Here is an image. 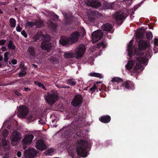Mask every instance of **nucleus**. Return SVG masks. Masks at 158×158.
<instances>
[{
    "label": "nucleus",
    "mask_w": 158,
    "mask_h": 158,
    "mask_svg": "<svg viewBox=\"0 0 158 158\" xmlns=\"http://www.w3.org/2000/svg\"><path fill=\"white\" fill-rule=\"evenodd\" d=\"M73 128L71 126H67L65 128V132L62 136L66 139L61 143L60 146L63 148L65 149L73 142L76 143V146H75L71 152V156L73 158H79V131H74L73 130Z\"/></svg>",
    "instance_id": "nucleus-1"
},
{
    "label": "nucleus",
    "mask_w": 158,
    "mask_h": 158,
    "mask_svg": "<svg viewBox=\"0 0 158 158\" xmlns=\"http://www.w3.org/2000/svg\"><path fill=\"white\" fill-rule=\"evenodd\" d=\"M80 156L86 157L89 154L90 151L89 144L88 142V129H80Z\"/></svg>",
    "instance_id": "nucleus-2"
},
{
    "label": "nucleus",
    "mask_w": 158,
    "mask_h": 158,
    "mask_svg": "<svg viewBox=\"0 0 158 158\" xmlns=\"http://www.w3.org/2000/svg\"><path fill=\"white\" fill-rule=\"evenodd\" d=\"M133 40H131L129 42V44L128 45L127 50L128 51V54L129 56L131 57L132 56L134 55H136L137 56L136 53H135V50H139L135 48L134 46H133ZM144 55V53L141 55H138L140 56L137 57L136 60L138 62L140 63H136L135 65V66L132 72L134 73H139L138 70L142 68L143 66L141 64H145L148 60L147 59L146 57L141 56Z\"/></svg>",
    "instance_id": "nucleus-3"
},
{
    "label": "nucleus",
    "mask_w": 158,
    "mask_h": 158,
    "mask_svg": "<svg viewBox=\"0 0 158 158\" xmlns=\"http://www.w3.org/2000/svg\"><path fill=\"white\" fill-rule=\"evenodd\" d=\"M144 32L141 30H139L137 31L136 34V41L138 42V47L139 50H135V53L138 55H141L143 54L142 51L144 50L148 47L150 44L146 41L142 40Z\"/></svg>",
    "instance_id": "nucleus-4"
},
{
    "label": "nucleus",
    "mask_w": 158,
    "mask_h": 158,
    "mask_svg": "<svg viewBox=\"0 0 158 158\" xmlns=\"http://www.w3.org/2000/svg\"><path fill=\"white\" fill-rule=\"evenodd\" d=\"M115 85L113 88L114 89H121L122 87H124L128 89H132L134 87V84L133 82L129 81H126L123 82V79L118 77H114L111 80L110 85Z\"/></svg>",
    "instance_id": "nucleus-5"
},
{
    "label": "nucleus",
    "mask_w": 158,
    "mask_h": 158,
    "mask_svg": "<svg viewBox=\"0 0 158 158\" xmlns=\"http://www.w3.org/2000/svg\"><path fill=\"white\" fill-rule=\"evenodd\" d=\"M82 102V96L80 95V124L81 127H85L88 123L85 120L87 103L85 102L82 106L81 104Z\"/></svg>",
    "instance_id": "nucleus-6"
},
{
    "label": "nucleus",
    "mask_w": 158,
    "mask_h": 158,
    "mask_svg": "<svg viewBox=\"0 0 158 158\" xmlns=\"http://www.w3.org/2000/svg\"><path fill=\"white\" fill-rule=\"evenodd\" d=\"M79 37V32L75 31L71 34L69 37H63L61 38L59 42L63 46L71 44L78 41Z\"/></svg>",
    "instance_id": "nucleus-7"
},
{
    "label": "nucleus",
    "mask_w": 158,
    "mask_h": 158,
    "mask_svg": "<svg viewBox=\"0 0 158 158\" xmlns=\"http://www.w3.org/2000/svg\"><path fill=\"white\" fill-rule=\"evenodd\" d=\"M46 97L47 102L49 104H53L58 98V95L57 91L54 90L52 91L51 94L48 92Z\"/></svg>",
    "instance_id": "nucleus-8"
},
{
    "label": "nucleus",
    "mask_w": 158,
    "mask_h": 158,
    "mask_svg": "<svg viewBox=\"0 0 158 158\" xmlns=\"http://www.w3.org/2000/svg\"><path fill=\"white\" fill-rule=\"evenodd\" d=\"M22 138V135L19 132L14 131L10 137V139L12 145H15L20 141Z\"/></svg>",
    "instance_id": "nucleus-9"
},
{
    "label": "nucleus",
    "mask_w": 158,
    "mask_h": 158,
    "mask_svg": "<svg viewBox=\"0 0 158 158\" xmlns=\"http://www.w3.org/2000/svg\"><path fill=\"white\" fill-rule=\"evenodd\" d=\"M50 38L49 37L47 38L46 40V38L45 40L41 43V48L43 50L46 51L47 52H49L51 50L52 47V44L50 42Z\"/></svg>",
    "instance_id": "nucleus-10"
},
{
    "label": "nucleus",
    "mask_w": 158,
    "mask_h": 158,
    "mask_svg": "<svg viewBox=\"0 0 158 158\" xmlns=\"http://www.w3.org/2000/svg\"><path fill=\"white\" fill-rule=\"evenodd\" d=\"M103 35V32L100 30L94 31L92 34V43H94L100 40Z\"/></svg>",
    "instance_id": "nucleus-11"
},
{
    "label": "nucleus",
    "mask_w": 158,
    "mask_h": 158,
    "mask_svg": "<svg viewBox=\"0 0 158 158\" xmlns=\"http://www.w3.org/2000/svg\"><path fill=\"white\" fill-rule=\"evenodd\" d=\"M38 153V151L34 148H31L25 150L24 155L26 158H34Z\"/></svg>",
    "instance_id": "nucleus-12"
},
{
    "label": "nucleus",
    "mask_w": 158,
    "mask_h": 158,
    "mask_svg": "<svg viewBox=\"0 0 158 158\" xmlns=\"http://www.w3.org/2000/svg\"><path fill=\"white\" fill-rule=\"evenodd\" d=\"M77 114H77L75 115L74 120L72 122L71 125L68 126L73 127V130L75 131H79V115Z\"/></svg>",
    "instance_id": "nucleus-13"
},
{
    "label": "nucleus",
    "mask_w": 158,
    "mask_h": 158,
    "mask_svg": "<svg viewBox=\"0 0 158 158\" xmlns=\"http://www.w3.org/2000/svg\"><path fill=\"white\" fill-rule=\"evenodd\" d=\"M33 138L34 136L32 134H28L25 136L22 141V144L23 146L24 149H25V146L31 143Z\"/></svg>",
    "instance_id": "nucleus-14"
},
{
    "label": "nucleus",
    "mask_w": 158,
    "mask_h": 158,
    "mask_svg": "<svg viewBox=\"0 0 158 158\" xmlns=\"http://www.w3.org/2000/svg\"><path fill=\"white\" fill-rule=\"evenodd\" d=\"M64 57L65 59L72 58L76 57L77 59H79V47H78L77 50L74 53L68 52L65 53Z\"/></svg>",
    "instance_id": "nucleus-15"
},
{
    "label": "nucleus",
    "mask_w": 158,
    "mask_h": 158,
    "mask_svg": "<svg viewBox=\"0 0 158 158\" xmlns=\"http://www.w3.org/2000/svg\"><path fill=\"white\" fill-rule=\"evenodd\" d=\"M18 111L20 116L24 118L28 114L29 110L26 106H22L19 109Z\"/></svg>",
    "instance_id": "nucleus-16"
},
{
    "label": "nucleus",
    "mask_w": 158,
    "mask_h": 158,
    "mask_svg": "<svg viewBox=\"0 0 158 158\" xmlns=\"http://www.w3.org/2000/svg\"><path fill=\"white\" fill-rule=\"evenodd\" d=\"M36 144V148L40 150L43 151L47 148V146L43 139H40L38 140Z\"/></svg>",
    "instance_id": "nucleus-17"
},
{
    "label": "nucleus",
    "mask_w": 158,
    "mask_h": 158,
    "mask_svg": "<svg viewBox=\"0 0 158 158\" xmlns=\"http://www.w3.org/2000/svg\"><path fill=\"white\" fill-rule=\"evenodd\" d=\"M86 4L95 8H97L101 5V2L96 0H88Z\"/></svg>",
    "instance_id": "nucleus-18"
},
{
    "label": "nucleus",
    "mask_w": 158,
    "mask_h": 158,
    "mask_svg": "<svg viewBox=\"0 0 158 158\" xmlns=\"http://www.w3.org/2000/svg\"><path fill=\"white\" fill-rule=\"evenodd\" d=\"M114 18L115 19L116 21L117 24L121 25L122 23V20L124 17L123 14H120L119 13L116 12L114 15Z\"/></svg>",
    "instance_id": "nucleus-19"
},
{
    "label": "nucleus",
    "mask_w": 158,
    "mask_h": 158,
    "mask_svg": "<svg viewBox=\"0 0 158 158\" xmlns=\"http://www.w3.org/2000/svg\"><path fill=\"white\" fill-rule=\"evenodd\" d=\"M28 55L31 58L35 57L36 53L35 48L33 46L29 47L27 49Z\"/></svg>",
    "instance_id": "nucleus-20"
},
{
    "label": "nucleus",
    "mask_w": 158,
    "mask_h": 158,
    "mask_svg": "<svg viewBox=\"0 0 158 158\" xmlns=\"http://www.w3.org/2000/svg\"><path fill=\"white\" fill-rule=\"evenodd\" d=\"M63 15L65 19V24L66 25H69L70 26L72 24L71 21L72 20V17L71 16V13L63 14Z\"/></svg>",
    "instance_id": "nucleus-21"
},
{
    "label": "nucleus",
    "mask_w": 158,
    "mask_h": 158,
    "mask_svg": "<svg viewBox=\"0 0 158 158\" xmlns=\"http://www.w3.org/2000/svg\"><path fill=\"white\" fill-rule=\"evenodd\" d=\"M88 13L89 20L92 22H95L97 17L96 13L94 11L91 10L89 11Z\"/></svg>",
    "instance_id": "nucleus-22"
},
{
    "label": "nucleus",
    "mask_w": 158,
    "mask_h": 158,
    "mask_svg": "<svg viewBox=\"0 0 158 158\" xmlns=\"http://www.w3.org/2000/svg\"><path fill=\"white\" fill-rule=\"evenodd\" d=\"M99 121L103 123H107L111 120V117L108 115H104L99 118Z\"/></svg>",
    "instance_id": "nucleus-23"
},
{
    "label": "nucleus",
    "mask_w": 158,
    "mask_h": 158,
    "mask_svg": "<svg viewBox=\"0 0 158 158\" xmlns=\"http://www.w3.org/2000/svg\"><path fill=\"white\" fill-rule=\"evenodd\" d=\"M102 28L104 31H109L112 29V26L110 23H107L104 24L102 26Z\"/></svg>",
    "instance_id": "nucleus-24"
},
{
    "label": "nucleus",
    "mask_w": 158,
    "mask_h": 158,
    "mask_svg": "<svg viewBox=\"0 0 158 158\" xmlns=\"http://www.w3.org/2000/svg\"><path fill=\"white\" fill-rule=\"evenodd\" d=\"M135 61L133 60H129L127 64L126 65V67L129 70H131L132 69L134 65Z\"/></svg>",
    "instance_id": "nucleus-25"
},
{
    "label": "nucleus",
    "mask_w": 158,
    "mask_h": 158,
    "mask_svg": "<svg viewBox=\"0 0 158 158\" xmlns=\"http://www.w3.org/2000/svg\"><path fill=\"white\" fill-rule=\"evenodd\" d=\"M71 104L74 106H76L79 105V95H77L75 96Z\"/></svg>",
    "instance_id": "nucleus-26"
},
{
    "label": "nucleus",
    "mask_w": 158,
    "mask_h": 158,
    "mask_svg": "<svg viewBox=\"0 0 158 158\" xmlns=\"http://www.w3.org/2000/svg\"><path fill=\"white\" fill-rule=\"evenodd\" d=\"M85 51V45L83 44H80V59L82 57Z\"/></svg>",
    "instance_id": "nucleus-27"
},
{
    "label": "nucleus",
    "mask_w": 158,
    "mask_h": 158,
    "mask_svg": "<svg viewBox=\"0 0 158 158\" xmlns=\"http://www.w3.org/2000/svg\"><path fill=\"white\" fill-rule=\"evenodd\" d=\"M80 42H81L82 39L84 37L86 34L85 30L82 27H80Z\"/></svg>",
    "instance_id": "nucleus-28"
},
{
    "label": "nucleus",
    "mask_w": 158,
    "mask_h": 158,
    "mask_svg": "<svg viewBox=\"0 0 158 158\" xmlns=\"http://www.w3.org/2000/svg\"><path fill=\"white\" fill-rule=\"evenodd\" d=\"M114 2L105 3L104 4V6L106 9H112L114 7Z\"/></svg>",
    "instance_id": "nucleus-29"
},
{
    "label": "nucleus",
    "mask_w": 158,
    "mask_h": 158,
    "mask_svg": "<svg viewBox=\"0 0 158 158\" xmlns=\"http://www.w3.org/2000/svg\"><path fill=\"white\" fill-rule=\"evenodd\" d=\"M7 46L9 49H12V50H15L16 48L14 43L11 40L9 41Z\"/></svg>",
    "instance_id": "nucleus-30"
},
{
    "label": "nucleus",
    "mask_w": 158,
    "mask_h": 158,
    "mask_svg": "<svg viewBox=\"0 0 158 158\" xmlns=\"http://www.w3.org/2000/svg\"><path fill=\"white\" fill-rule=\"evenodd\" d=\"M10 25L11 27H15L16 26V21L13 18H11L9 19Z\"/></svg>",
    "instance_id": "nucleus-31"
},
{
    "label": "nucleus",
    "mask_w": 158,
    "mask_h": 158,
    "mask_svg": "<svg viewBox=\"0 0 158 158\" xmlns=\"http://www.w3.org/2000/svg\"><path fill=\"white\" fill-rule=\"evenodd\" d=\"M35 26L37 28H40L42 27L44 25L43 22L41 20H36L35 21Z\"/></svg>",
    "instance_id": "nucleus-32"
},
{
    "label": "nucleus",
    "mask_w": 158,
    "mask_h": 158,
    "mask_svg": "<svg viewBox=\"0 0 158 158\" xmlns=\"http://www.w3.org/2000/svg\"><path fill=\"white\" fill-rule=\"evenodd\" d=\"M92 77H94L101 79L102 78L101 74L100 73H91L89 75Z\"/></svg>",
    "instance_id": "nucleus-33"
},
{
    "label": "nucleus",
    "mask_w": 158,
    "mask_h": 158,
    "mask_svg": "<svg viewBox=\"0 0 158 158\" xmlns=\"http://www.w3.org/2000/svg\"><path fill=\"white\" fill-rule=\"evenodd\" d=\"M154 44L155 46L154 48V50L155 52H158V39H155Z\"/></svg>",
    "instance_id": "nucleus-34"
},
{
    "label": "nucleus",
    "mask_w": 158,
    "mask_h": 158,
    "mask_svg": "<svg viewBox=\"0 0 158 158\" xmlns=\"http://www.w3.org/2000/svg\"><path fill=\"white\" fill-rule=\"evenodd\" d=\"M34 84L35 85H38L39 87L41 88L44 89L45 90H47V89L45 88L44 85L42 83L38 82L37 81H35L34 82Z\"/></svg>",
    "instance_id": "nucleus-35"
},
{
    "label": "nucleus",
    "mask_w": 158,
    "mask_h": 158,
    "mask_svg": "<svg viewBox=\"0 0 158 158\" xmlns=\"http://www.w3.org/2000/svg\"><path fill=\"white\" fill-rule=\"evenodd\" d=\"M35 22H33V21L29 22L28 21H27V23H26V25L28 27H32L33 26H35Z\"/></svg>",
    "instance_id": "nucleus-36"
},
{
    "label": "nucleus",
    "mask_w": 158,
    "mask_h": 158,
    "mask_svg": "<svg viewBox=\"0 0 158 158\" xmlns=\"http://www.w3.org/2000/svg\"><path fill=\"white\" fill-rule=\"evenodd\" d=\"M49 26L51 27L52 30L55 31L56 30V27L57 25L54 23L52 22L51 21L49 23Z\"/></svg>",
    "instance_id": "nucleus-37"
},
{
    "label": "nucleus",
    "mask_w": 158,
    "mask_h": 158,
    "mask_svg": "<svg viewBox=\"0 0 158 158\" xmlns=\"http://www.w3.org/2000/svg\"><path fill=\"white\" fill-rule=\"evenodd\" d=\"M146 34V37L148 40H150L152 38V35L151 31H149L147 32Z\"/></svg>",
    "instance_id": "nucleus-38"
},
{
    "label": "nucleus",
    "mask_w": 158,
    "mask_h": 158,
    "mask_svg": "<svg viewBox=\"0 0 158 158\" xmlns=\"http://www.w3.org/2000/svg\"><path fill=\"white\" fill-rule=\"evenodd\" d=\"M106 45L103 42H99L97 44V47L98 48L102 47L103 48H104L106 47Z\"/></svg>",
    "instance_id": "nucleus-39"
},
{
    "label": "nucleus",
    "mask_w": 158,
    "mask_h": 158,
    "mask_svg": "<svg viewBox=\"0 0 158 158\" xmlns=\"http://www.w3.org/2000/svg\"><path fill=\"white\" fill-rule=\"evenodd\" d=\"M98 87H97V85L95 84H94L93 86L91 88L89 89L91 91H92V93L95 91L96 90H97V89H98Z\"/></svg>",
    "instance_id": "nucleus-40"
},
{
    "label": "nucleus",
    "mask_w": 158,
    "mask_h": 158,
    "mask_svg": "<svg viewBox=\"0 0 158 158\" xmlns=\"http://www.w3.org/2000/svg\"><path fill=\"white\" fill-rule=\"evenodd\" d=\"M40 36H39L38 34H36L35 36L33 37V40L34 42H36L38 40H40Z\"/></svg>",
    "instance_id": "nucleus-41"
},
{
    "label": "nucleus",
    "mask_w": 158,
    "mask_h": 158,
    "mask_svg": "<svg viewBox=\"0 0 158 158\" xmlns=\"http://www.w3.org/2000/svg\"><path fill=\"white\" fill-rule=\"evenodd\" d=\"M8 134V131L6 129H4L2 133L3 136L4 137V138H6V137H7Z\"/></svg>",
    "instance_id": "nucleus-42"
},
{
    "label": "nucleus",
    "mask_w": 158,
    "mask_h": 158,
    "mask_svg": "<svg viewBox=\"0 0 158 158\" xmlns=\"http://www.w3.org/2000/svg\"><path fill=\"white\" fill-rule=\"evenodd\" d=\"M27 119L30 121H32L34 120L35 118L33 115L31 114H29L27 117Z\"/></svg>",
    "instance_id": "nucleus-43"
},
{
    "label": "nucleus",
    "mask_w": 158,
    "mask_h": 158,
    "mask_svg": "<svg viewBox=\"0 0 158 158\" xmlns=\"http://www.w3.org/2000/svg\"><path fill=\"white\" fill-rule=\"evenodd\" d=\"M52 18L54 20L57 19L58 18V16L56 15L54 12L52 13Z\"/></svg>",
    "instance_id": "nucleus-44"
},
{
    "label": "nucleus",
    "mask_w": 158,
    "mask_h": 158,
    "mask_svg": "<svg viewBox=\"0 0 158 158\" xmlns=\"http://www.w3.org/2000/svg\"><path fill=\"white\" fill-rule=\"evenodd\" d=\"M68 83L69 84H70L71 85H76V83L73 81L72 79H70L68 81Z\"/></svg>",
    "instance_id": "nucleus-45"
},
{
    "label": "nucleus",
    "mask_w": 158,
    "mask_h": 158,
    "mask_svg": "<svg viewBox=\"0 0 158 158\" xmlns=\"http://www.w3.org/2000/svg\"><path fill=\"white\" fill-rule=\"evenodd\" d=\"M2 144L3 146H7V143L6 141V139L5 138H3L2 139Z\"/></svg>",
    "instance_id": "nucleus-46"
},
{
    "label": "nucleus",
    "mask_w": 158,
    "mask_h": 158,
    "mask_svg": "<svg viewBox=\"0 0 158 158\" xmlns=\"http://www.w3.org/2000/svg\"><path fill=\"white\" fill-rule=\"evenodd\" d=\"M27 73L20 72L18 74V77H23Z\"/></svg>",
    "instance_id": "nucleus-47"
},
{
    "label": "nucleus",
    "mask_w": 158,
    "mask_h": 158,
    "mask_svg": "<svg viewBox=\"0 0 158 158\" xmlns=\"http://www.w3.org/2000/svg\"><path fill=\"white\" fill-rule=\"evenodd\" d=\"M21 34L25 38H27V34L25 30L22 31L21 32Z\"/></svg>",
    "instance_id": "nucleus-48"
},
{
    "label": "nucleus",
    "mask_w": 158,
    "mask_h": 158,
    "mask_svg": "<svg viewBox=\"0 0 158 158\" xmlns=\"http://www.w3.org/2000/svg\"><path fill=\"white\" fill-rule=\"evenodd\" d=\"M22 29V28L20 27V25L19 24H18L17 26L16 27V31L18 32H20Z\"/></svg>",
    "instance_id": "nucleus-49"
},
{
    "label": "nucleus",
    "mask_w": 158,
    "mask_h": 158,
    "mask_svg": "<svg viewBox=\"0 0 158 158\" xmlns=\"http://www.w3.org/2000/svg\"><path fill=\"white\" fill-rule=\"evenodd\" d=\"M101 85L102 87V89H103V90H104L106 92L107 91V89H106V86L104 84H101Z\"/></svg>",
    "instance_id": "nucleus-50"
},
{
    "label": "nucleus",
    "mask_w": 158,
    "mask_h": 158,
    "mask_svg": "<svg viewBox=\"0 0 158 158\" xmlns=\"http://www.w3.org/2000/svg\"><path fill=\"white\" fill-rule=\"evenodd\" d=\"M54 151V150L53 148H50L47 150V152L48 154H50L51 153H53Z\"/></svg>",
    "instance_id": "nucleus-51"
},
{
    "label": "nucleus",
    "mask_w": 158,
    "mask_h": 158,
    "mask_svg": "<svg viewBox=\"0 0 158 158\" xmlns=\"http://www.w3.org/2000/svg\"><path fill=\"white\" fill-rule=\"evenodd\" d=\"M6 42V40L3 39L0 40V45H4Z\"/></svg>",
    "instance_id": "nucleus-52"
},
{
    "label": "nucleus",
    "mask_w": 158,
    "mask_h": 158,
    "mask_svg": "<svg viewBox=\"0 0 158 158\" xmlns=\"http://www.w3.org/2000/svg\"><path fill=\"white\" fill-rule=\"evenodd\" d=\"M27 68H21V72H23V73H27Z\"/></svg>",
    "instance_id": "nucleus-53"
},
{
    "label": "nucleus",
    "mask_w": 158,
    "mask_h": 158,
    "mask_svg": "<svg viewBox=\"0 0 158 158\" xmlns=\"http://www.w3.org/2000/svg\"><path fill=\"white\" fill-rule=\"evenodd\" d=\"M11 62L13 64L15 65L17 63V61L16 59H14L11 60Z\"/></svg>",
    "instance_id": "nucleus-54"
},
{
    "label": "nucleus",
    "mask_w": 158,
    "mask_h": 158,
    "mask_svg": "<svg viewBox=\"0 0 158 158\" xmlns=\"http://www.w3.org/2000/svg\"><path fill=\"white\" fill-rule=\"evenodd\" d=\"M21 155H22L21 152H20L19 151H18L17 153V156L19 157H20L21 156Z\"/></svg>",
    "instance_id": "nucleus-55"
},
{
    "label": "nucleus",
    "mask_w": 158,
    "mask_h": 158,
    "mask_svg": "<svg viewBox=\"0 0 158 158\" xmlns=\"http://www.w3.org/2000/svg\"><path fill=\"white\" fill-rule=\"evenodd\" d=\"M24 90L25 91L27 92V91H30L31 90V89L30 88L28 87H25L24 88Z\"/></svg>",
    "instance_id": "nucleus-56"
},
{
    "label": "nucleus",
    "mask_w": 158,
    "mask_h": 158,
    "mask_svg": "<svg viewBox=\"0 0 158 158\" xmlns=\"http://www.w3.org/2000/svg\"><path fill=\"white\" fill-rule=\"evenodd\" d=\"M0 50L2 51H5L6 50V48L5 47H3L1 48Z\"/></svg>",
    "instance_id": "nucleus-57"
},
{
    "label": "nucleus",
    "mask_w": 158,
    "mask_h": 158,
    "mask_svg": "<svg viewBox=\"0 0 158 158\" xmlns=\"http://www.w3.org/2000/svg\"><path fill=\"white\" fill-rule=\"evenodd\" d=\"M15 93L16 95H17L18 96H21V94L20 93L18 92L17 91H15Z\"/></svg>",
    "instance_id": "nucleus-58"
},
{
    "label": "nucleus",
    "mask_w": 158,
    "mask_h": 158,
    "mask_svg": "<svg viewBox=\"0 0 158 158\" xmlns=\"http://www.w3.org/2000/svg\"><path fill=\"white\" fill-rule=\"evenodd\" d=\"M97 87H98V88L97 89V91H98V89H99L100 91H101L102 90H103L101 85L99 86L98 85H97Z\"/></svg>",
    "instance_id": "nucleus-59"
},
{
    "label": "nucleus",
    "mask_w": 158,
    "mask_h": 158,
    "mask_svg": "<svg viewBox=\"0 0 158 158\" xmlns=\"http://www.w3.org/2000/svg\"><path fill=\"white\" fill-rule=\"evenodd\" d=\"M9 53V52H5L4 54V57H8V55Z\"/></svg>",
    "instance_id": "nucleus-60"
},
{
    "label": "nucleus",
    "mask_w": 158,
    "mask_h": 158,
    "mask_svg": "<svg viewBox=\"0 0 158 158\" xmlns=\"http://www.w3.org/2000/svg\"><path fill=\"white\" fill-rule=\"evenodd\" d=\"M6 4V2H0V5H5Z\"/></svg>",
    "instance_id": "nucleus-61"
},
{
    "label": "nucleus",
    "mask_w": 158,
    "mask_h": 158,
    "mask_svg": "<svg viewBox=\"0 0 158 158\" xmlns=\"http://www.w3.org/2000/svg\"><path fill=\"white\" fill-rule=\"evenodd\" d=\"M8 57H4V61L5 62L7 61L8 60Z\"/></svg>",
    "instance_id": "nucleus-62"
},
{
    "label": "nucleus",
    "mask_w": 158,
    "mask_h": 158,
    "mask_svg": "<svg viewBox=\"0 0 158 158\" xmlns=\"http://www.w3.org/2000/svg\"><path fill=\"white\" fill-rule=\"evenodd\" d=\"M20 67L21 69V68H26V66H25L24 65H22V64H20Z\"/></svg>",
    "instance_id": "nucleus-63"
},
{
    "label": "nucleus",
    "mask_w": 158,
    "mask_h": 158,
    "mask_svg": "<svg viewBox=\"0 0 158 158\" xmlns=\"http://www.w3.org/2000/svg\"><path fill=\"white\" fill-rule=\"evenodd\" d=\"M53 61L56 62L57 61V60L56 58L53 59L52 60Z\"/></svg>",
    "instance_id": "nucleus-64"
}]
</instances>
